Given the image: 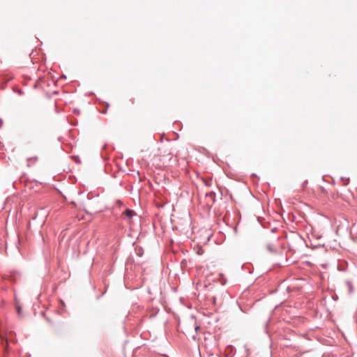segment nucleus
I'll use <instances>...</instances> for the list:
<instances>
[{"label": "nucleus", "instance_id": "nucleus-1", "mask_svg": "<svg viewBox=\"0 0 357 357\" xmlns=\"http://www.w3.org/2000/svg\"><path fill=\"white\" fill-rule=\"evenodd\" d=\"M123 215L128 220L129 222H130V219L136 215L134 211L127 209L125 211V212L123 213Z\"/></svg>", "mask_w": 357, "mask_h": 357}, {"label": "nucleus", "instance_id": "nucleus-2", "mask_svg": "<svg viewBox=\"0 0 357 357\" xmlns=\"http://www.w3.org/2000/svg\"><path fill=\"white\" fill-rule=\"evenodd\" d=\"M197 252L198 255H202L204 253V250L202 248H199Z\"/></svg>", "mask_w": 357, "mask_h": 357}]
</instances>
